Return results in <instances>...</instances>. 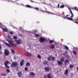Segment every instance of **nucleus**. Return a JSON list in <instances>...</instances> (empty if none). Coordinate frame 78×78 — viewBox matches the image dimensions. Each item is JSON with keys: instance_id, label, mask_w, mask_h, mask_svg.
Returning a JSON list of instances; mask_svg holds the SVG:
<instances>
[{"instance_id": "a19ab883", "label": "nucleus", "mask_w": 78, "mask_h": 78, "mask_svg": "<svg viewBox=\"0 0 78 78\" xmlns=\"http://www.w3.org/2000/svg\"><path fill=\"white\" fill-rule=\"evenodd\" d=\"M34 9H36V10H39V9L37 8H34Z\"/></svg>"}, {"instance_id": "7c9ffc66", "label": "nucleus", "mask_w": 78, "mask_h": 78, "mask_svg": "<svg viewBox=\"0 0 78 78\" xmlns=\"http://www.w3.org/2000/svg\"><path fill=\"white\" fill-rule=\"evenodd\" d=\"M73 53L74 55H76V52L75 51H73Z\"/></svg>"}, {"instance_id": "473e14b6", "label": "nucleus", "mask_w": 78, "mask_h": 78, "mask_svg": "<svg viewBox=\"0 0 78 78\" xmlns=\"http://www.w3.org/2000/svg\"><path fill=\"white\" fill-rule=\"evenodd\" d=\"M35 36L36 37H39V34H36Z\"/></svg>"}, {"instance_id": "8fccbe9b", "label": "nucleus", "mask_w": 78, "mask_h": 78, "mask_svg": "<svg viewBox=\"0 0 78 78\" xmlns=\"http://www.w3.org/2000/svg\"><path fill=\"white\" fill-rule=\"evenodd\" d=\"M65 54H66V53H67V51H66L65 52Z\"/></svg>"}, {"instance_id": "c9c22d12", "label": "nucleus", "mask_w": 78, "mask_h": 78, "mask_svg": "<svg viewBox=\"0 0 78 78\" xmlns=\"http://www.w3.org/2000/svg\"><path fill=\"white\" fill-rule=\"evenodd\" d=\"M9 33L11 34H12V35H13V32L12 31H9Z\"/></svg>"}, {"instance_id": "39448f33", "label": "nucleus", "mask_w": 78, "mask_h": 78, "mask_svg": "<svg viewBox=\"0 0 78 78\" xmlns=\"http://www.w3.org/2000/svg\"><path fill=\"white\" fill-rule=\"evenodd\" d=\"M6 41L8 42L11 45H14V46H16V45L14 44L12 42H14V41H12V40H11V41L9 40H7Z\"/></svg>"}, {"instance_id": "a18cd8bd", "label": "nucleus", "mask_w": 78, "mask_h": 78, "mask_svg": "<svg viewBox=\"0 0 78 78\" xmlns=\"http://www.w3.org/2000/svg\"><path fill=\"white\" fill-rule=\"evenodd\" d=\"M59 4H58V8H59Z\"/></svg>"}, {"instance_id": "6e6552de", "label": "nucleus", "mask_w": 78, "mask_h": 78, "mask_svg": "<svg viewBox=\"0 0 78 78\" xmlns=\"http://www.w3.org/2000/svg\"><path fill=\"white\" fill-rule=\"evenodd\" d=\"M15 41L16 42L17 44H21V41L20 40H15Z\"/></svg>"}, {"instance_id": "c756f323", "label": "nucleus", "mask_w": 78, "mask_h": 78, "mask_svg": "<svg viewBox=\"0 0 78 78\" xmlns=\"http://www.w3.org/2000/svg\"><path fill=\"white\" fill-rule=\"evenodd\" d=\"M74 9H75V10H76V11H78V9H77V7H75L74 8Z\"/></svg>"}, {"instance_id": "de8ad7c7", "label": "nucleus", "mask_w": 78, "mask_h": 78, "mask_svg": "<svg viewBox=\"0 0 78 78\" xmlns=\"http://www.w3.org/2000/svg\"><path fill=\"white\" fill-rule=\"evenodd\" d=\"M8 37L9 38H10H10H11V37H10V36H8Z\"/></svg>"}, {"instance_id": "4468645a", "label": "nucleus", "mask_w": 78, "mask_h": 78, "mask_svg": "<svg viewBox=\"0 0 78 78\" xmlns=\"http://www.w3.org/2000/svg\"><path fill=\"white\" fill-rule=\"evenodd\" d=\"M50 48H51V49H54V48H55V45L52 44L50 46Z\"/></svg>"}, {"instance_id": "37998d69", "label": "nucleus", "mask_w": 78, "mask_h": 78, "mask_svg": "<svg viewBox=\"0 0 78 78\" xmlns=\"http://www.w3.org/2000/svg\"><path fill=\"white\" fill-rule=\"evenodd\" d=\"M30 2H32V3H34V2L32 0H30Z\"/></svg>"}, {"instance_id": "72a5a7b5", "label": "nucleus", "mask_w": 78, "mask_h": 78, "mask_svg": "<svg viewBox=\"0 0 78 78\" xmlns=\"http://www.w3.org/2000/svg\"><path fill=\"white\" fill-rule=\"evenodd\" d=\"M1 76H6V74H3L2 73L1 74Z\"/></svg>"}, {"instance_id": "6e6d98bb", "label": "nucleus", "mask_w": 78, "mask_h": 78, "mask_svg": "<svg viewBox=\"0 0 78 78\" xmlns=\"http://www.w3.org/2000/svg\"><path fill=\"white\" fill-rule=\"evenodd\" d=\"M65 18H66V16L65 17Z\"/></svg>"}, {"instance_id": "bb28decb", "label": "nucleus", "mask_w": 78, "mask_h": 78, "mask_svg": "<svg viewBox=\"0 0 78 78\" xmlns=\"http://www.w3.org/2000/svg\"><path fill=\"white\" fill-rule=\"evenodd\" d=\"M37 57L38 58H39V59H41V55H37Z\"/></svg>"}, {"instance_id": "f257e3e1", "label": "nucleus", "mask_w": 78, "mask_h": 78, "mask_svg": "<svg viewBox=\"0 0 78 78\" xmlns=\"http://www.w3.org/2000/svg\"><path fill=\"white\" fill-rule=\"evenodd\" d=\"M64 61V58L62 57L60 59V61H58L57 63H58V64H59V65H62V62H63Z\"/></svg>"}, {"instance_id": "9d476101", "label": "nucleus", "mask_w": 78, "mask_h": 78, "mask_svg": "<svg viewBox=\"0 0 78 78\" xmlns=\"http://www.w3.org/2000/svg\"><path fill=\"white\" fill-rule=\"evenodd\" d=\"M18 75L19 77H22V72L19 71L18 73Z\"/></svg>"}, {"instance_id": "2eb2a0df", "label": "nucleus", "mask_w": 78, "mask_h": 78, "mask_svg": "<svg viewBox=\"0 0 78 78\" xmlns=\"http://www.w3.org/2000/svg\"><path fill=\"white\" fill-rule=\"evenodd\" d=\"M69 60L66 59L65 61L64 64L66 65L67 64V63H69Z\"/></svg>"}, {"instance_id": "2f4dec72", "label": "nucleus", "mask_w": 78, "mask_h": 78, "mask_svg": "<svg viewBox=\"0 0 78 78\" xmlns=\"http://www.w3.org/2000/svg\"><path fill=\"white\" fill-rule=\"evenodd\" d=\"M69 67L70 68H73V66L72 65H69Z\"/></svg>"}, {"instance_id": "dca6fc26", "label": "nucleus", "mask_w": 78, "mask_h": 78, "mask_svg": "<svg viewBox=\"0 0 78 78\" xmlns=\"http://www.w3.org/2000/svg\"><path fill=\"white\" fill-rule=\"evenodd\" d=\"M48 62L47 61H44V62H43V64L44 65H45V64H46V65H47L48 64Z\"/></svg>"}, {"instance_id": "1a4fd4ad", "label": "nucleus", "mask_w": 78, "mask_h": 78, "mask_svg": "<svg viewBox=\"0 0 78 78\" xmlns=\"http://www.w3.org/2000/svg\"><path fill=\"white\" fill-rule=\"evenodd\" d=\"M44 70L47 72H49L50 71V68L48 67H46L44 68Z\"/></svg>"}, {"instance_id": "393cba45", "label": "nucleus", "mask_w": 78, "mask_h": 78, "mask_svg": "<svg viewBox=\"0 0 78 78\" xmlns=\"http://www.w3.org/2000/svg\"><path fill=\"white\" fill-rule=\"evenodd\" d=\"M11 50L12 51V53H13V54H14V53H15V52L14 51V50L12 49H11Z\"/></svg>"}, {"instance_id": "4c0bfd02", "label": "nucleus", "mask_w": 78, "mask_h": 78, "mask_svg": "<svg viewBox=\"0 0 78 78\" xmlns=\"http://www.w3.org/2000/svg\"><path fill=\"white\" fill-rule=\"evenodd\" d=\"M25 71H27V70H28V67H25Z\"/></svg>"}, {"instance_id": "f03ea898", "label": "nucleus", "mask_w": 78, "mask_h": 78, "mask_svg": "<svg viewBox=\"0 0 78 78\" xmlns=\"http://www.w3.org/2000/svg\"><path fill=\"white\" fill-rule=\"evenodd\" d=\"M18 64H17V62H13L11 65V67H16L17 66Z\"/></svg>"}, {"instance_id": "c03bdc74", "label": "nucleus", "mask_w": 78, "mask_h": 78, "mask_svg": "<svg viewBox=\"0 0 78 78\" xmlns=\"http://www.w3.org/2000/svg\"><path fill=\"white\" fill-rule=\"evenodd\" d=\"M44 78H47V76H44Z\"/></svg>"}, {"instance_id": "f3484780", "label": "nucleus", "mask_w": 78, "mask_h": 78, "mask_svg": "<svg viewBox=\"0 0 78 78\" xmlns=\"http://www.w3.org/2000/svg\"><path fill=\"white\" fill-rule=\"evenodd\" d=\"M5 45L8 46V47H11L10 44H8V43H7L6 42H5Z\"/></svg>"}, {"instance_id": "423d86ee", "label": "nucleus", "mask_w": 78, "mask_h": 78, "mask_svg": "<svg viewBox=\"0 0 78 78\" xmlns=\"http://www.w3.org/2000/svg\"><path fill=\"white\" fill-rule=\"evenodd\" d=\"M5 56H8L9 54V51L8 50H5L4 51Z\"/></svg>"}, {"instance_id": "a878e982", "label": "nucleus", "mask_w": 78, "mask_h": 78, "mask_svg": "<svg viewBox=\"0 0 78 78\" xmlns=\"http://www.w3.org/2000/svg\"><path fill=\"white\" fill-rule=\"evenodd\" d=\"M46 12H47V13H48V14H53V13H52V12H50L49 11H47Z\"/></svg>"}, {"instance_id": "603ef678", "label": "nucleus", "mask_w": 78, "mask_h": 78, "mask_svg": "<svg viewBox=\"0 0 78 78\" xmlns=\"http://www.w3.org/2000/svg\"><path fill=\"white\" fill-rule=\"evenodd\" d=\"M33 34H36V33H35V32H34Z\"/></svg>"}, {"instance_id": "6ab92c4d", "label": "nucleus", "mask_w": 78, "mask_h": 78, "mask_svg": "<svg viewBox=\"0 0 78 78\" xmlns=\"http://www.w3.org/2000/svg\"><path fill=\"white\" fill-rule=\"evenodd\" d=\"M69 20H71L72 21H73V22H75V21H74L73 20V19L71 18H67Z\"/></svg>"}, {"instance_id": "f704fd0d", "label": "nucleus", "mask_w": 78, "mask_h": 78, "mask_svg": "<svg viewBox=\"0 0 78 78\" xmlns=\"http://www.w3.org/2000/svg\"><path fill=\"white\" fill-rule=\"evenodd\" d=\"M13 38L14 39H17V37L16 36H13Z\"/></svg>"}, {"instance_id": "4be33fe9", "label": "nucleus", "mask_w": 78, "mask_h": 78, "mask_svg": "<svg viewBox=\"0 0 78 78\" xmlns=\"http://www.w3.org/2000/svg\"><path fill=\"white\" fill-rule=\"evenodd\" d=\"M51 59H52V61H54L55 60V58L54 57H51Z\"/></svg>"}, {"instance_id": "f8f14e48", "label": "nucleus", "mask_w": 78, "mask_h": 78, "mask_svg": "<svg viewBox=\"0 0 78 78\" xmlns=\"http://www.w3.org/2000/svg\"><path fill=\"white\" fill-rule=\"evenodd\" d=\"M26 56H29V57H31V54L29 53L28 51L26 52Z\"/></svg>"}, {"instance_id": "4d7b16f0", "label": "nucleus", "mask_w": 78, "mask_h": 78, "mask_svg": "<svg viewBox=\"0 0 78 78\" xmlns=\"http://www.w3.org/2000/svg\"><path fill=\"white\" fill-rule=\"evenodd\" d=\"M13 2V3H14V2Z\"/></svg>"}, {"instance_id": "864d4df0", "label": "nucleus", "mask_w": 78, "mask_h": 78, "mask_svg": "<svg viewBox=\"0 0 78 78\" xmlns=\"http://www.w3.org/2000/svg\"><path fill=\"white\" fill-rule=\"evenodd\" d=\"M43 12H45V11H43Z\"/></svg>"}, {"instance_id": "a211bd4d", "label": "nucleus", "mask_w": 78, "mask_h": 78, "mask_svg": "<svg viewBox=\"0 0 78 78\" xmlns=\"http://www.w3.org/2000/svg\"><path fill=\"white\" fill-rule=\"evenodd\" d=\"M65 73L66 75H67L68 74V69H67Z\"/></svg>"}, {"instance_id": "5fc2aeb1", "label": "nucleus", "mask_w": 78, "mask_h": 78, "mask_svg": "<svg viewBox=\"0 0 78 78\" xmlns=\"http://www.w3.org/2000/svg\"><path fill=\"white\" fill-rule=\"evenodd\" d=\"M9 0H6V1H8Z\"/></svg>"}, {"instance_id": "7ed1b4c3", "label": "nucleus", "mask_w": 78, "mask_h": 78, "mask_svg": "<svg viewBox=\"0 0 78 78\" xmlns=\"http://www.w3.org/2000/svg\"><path fill=\"white\" fill-rule=\"evenodd\" d=\"M9 64V62L8 61H6L4 63L5 67L7 69H9V66H8V64Z\"/></svg>"}, {"instance_id": "412c9836", "label": "nucleus", "mask_w": 78, "mask_h": 78, "mask_svg": "<svg viewBox=\"0 0 78 78\" xmlns=\"http://www.w3.org/2000/svg\"><path fill=\"white\" fill-rule=\"evenodd\" d=\"M26 7H27V8H32V7H31V6L29 5H26Z\"/></svg>"}, {"instance_id": "cd10ccee", "label": "nucleus", "mask_w": 78, "mask_h": 78, "mask_svg": "<svg viewBox=\"0 0 78 78\" xmlns=\"http://www.w3.org/2000/svg\"><path fill=\"white\" fill-rule=\"evenodd\" d=\"M64 47L65 48H66V49H67V50H69V48H68V47H67V46L65 45Z\"/></svg>"}, {"instance_id": "e433bc0d", "label": "nucleus", "mask_w": 78, "mask_h": 78, "mask_svg": "<svg viewBox=\"0 0 78 78\" xmlns=\"http://www.w3.org/2000/svg\"><path fill=\"white\" fill-rule=\"evenodd\" d=\"M51 58H50V57H48V61H51Z\"/></svg>"}, {"instance_id": "58836bf2", "label": "nucleus", "mask_w": 78, "mask_h": 78, "mask_svg": "<svg viewBox=\"0 0 78 78\" xmlns=\"http://www.w3.org/2000/svg\"><path fill=\"white\" fill-rule=\"evenodd\" d=\"M7 72L8 73H9L10 72V70H9V69H7Z\"/></svg>"}, {"instance_id": "0eeeda50", "label": "nucleus", "mask_w": 78, "mask_h": 78, "mask_svg": "<svg viewBox=\"0 0 78 78\" xmlns=\"http://www.w3.org/2000/svg\"><path fill=\"white\" fill-rule=\"evenodd\" d=\"M68 9L69 10V11H70V14L71 15V16H70V17H74V15H73V12H72V11L71 10L70 8H69Z\"/></svg>"}, {"instance_id": "49530a36", "label": "nucleus", "mask_w": 78, "mask_h": 78, "mask_svg": "<svg viewBox=\"0 0 78 78\" xmlns=\"http://www.w3.org/2000/svg\"><path fill=\"white\" fill-rule=\"evenodd\" d=\"M2 48V46L0 45V50H1Z\"/></svg>"}, {"instance_id": "ea45409f", "label": "nucleus", "mask_w": 78, "mask_h": 78, "mask_svg": "<svg viewBox=\"0 0 78 78\" xmlns=\"http://www.w3.org/2000/svg\"><path fill=\"white\" fill-rule=\"evenodd\" d=\"M49 42H50V43H52V42H53V41H52V40H50L49 41Z\"/></svg>"}, {"instance_id": "09e8293b", "label": "nucleus", "mask_w": 78, "mask_h": 78, "mask_svg": "<svg viewBox=\"0 0 78 78\" xmlns=\"http://www.w3.org/2000/svg\"><path fill=\"white\" fill-rule=\"evenodd\" d=\"M2 52H0V54H2Z\"/></svg>"}, {"instance_id": "ddd939ff", "label": "nucleus", "mask_w": 78, "mask_h": 78, "mask_svg": "<svg viewBox=\"0 0 78 78\" xmlns=\"http://www.w3.org/2000/svg\"><path fill=\"white\" fill-rule=\"evenodd\" d=\"M24 62V60H23L20 62V65L21 66H23V62Z\"/></svg>"}, {"instance_id": "b1692460", "label": "nucleus", "mask_w": 78, "mask_h": 78, "mask_svg": "<svg viewBox=\"0 0 78 78\" xmlns=\"http://www.w3.org/2000/svg\"><path fill=\"white\" fill-rule=\"evenodd\" d=\"M3 30H4L5 31H6V32H8V29H5V28H3Z\"/></svg>"}, {"instance_id": "9b49d317", "label": "nucleus", "mask_w": 78, "mask_h": 78, "mask_svg": "<svg viewBox=\"0 0 78 78\" xmlns=\"http://www.w3.org/2000/svg\"><path fill=\"white\" fill-rule=\"evenodd\" d=\"M48 78H52V76L51 75L50 73H49L47 75Z\"/></svg>"}, {"instance_id": "c85d7f7f", "label": "nucleus", "mask_w": 78, "mask_h": 78, "mask_svg": "<svg viewBox=\"0 0 78 78\" xmlns=\"http://www.w3.org/2000/svg\"><path fill=\"white\" fill-rule=\"evenodd\" d=\"M30 74L31 75H32L33 76H34V75H35L34 73L33 72H31L30 73Z\"/></svg>"}, {"instance_id": "aec40b11", "label": "nucleus", "mask_w": 78, "mask_h": 78, "mask_svg": "<svg viewBox=\"0 0 78 78\" xmlns=\"http://www.w3.org/2000/svg\"><path fill=\"white\" fill-rule=\"evenodd\" d=\"M30 66V63L27 62L26 64V66L27 67H28V66Z\"/></svg>"}, {"instance_id": "13d9d810", "label": "nucleus", "mask_w": 78, "mask_h": 78, "mask_svg": "<svg viewBox=\"0 0 78 78\" xmlns=\"http://www.w3.org/2000/svg\"><path fill=\"white\" fill-rule=\"evenodd\" d=\"M67 56H68V55H67Z\"/></svg>"}, {"instance_id": "20e7f679", "label": "nucleus", "mask_w": 78, "mask_h": 78, "mask_svg": "<svg viewBox=\"0 0 78 78\" xmlns=\"http://www.w3.org/2000/svg\"><path fill=\"white\" fill-rule=\"evenodd\" d=\"M46 41V40L45 38H44V37H41L40 38V42H41L42 43H43L44 42H45Z\"/></svg>"}, {"instance_id": "3c124183", "label": "nucleus", "mask_w": 78, "mask_h": 78, "mask_svg": "<svg viewBox=\"0 0 78 78\" xmlns=\"http://www.w3.org/2000/svg\"><path fill=\"white\" fill-rule=\"evenodd\" d=\"M69 16V15H66V17H68Z\"/></svg>"}, {"instance_id": "5701e85b", "label": "nucleus", "mask_w": 78, "mask_h": 78, "mask_svg": "<svg viewBox=\"0 0 78 78\" xmlns=\"http://www.w3.org/2000/svg\"><path fill=\"white\" fill-rule=\"evenodd\" d=\"M65 7L64 5H62L60 6V8H64Z\"/></svg>"}, {"instance_id": "79ce46f5", "label": "nucleus", "mask_w": 78, "mask_h": 78, "mask_svg": "<svg viewBox=\"0 0 78 78\" xmlns=\"http://www.w3.org/2000/svg\"><path fill=\"white\" fill-rule=\"evenodd\" d=\"M16 70H17V71H19V68H18V67L16 68Z\"/></svg>"}]
</instances>
